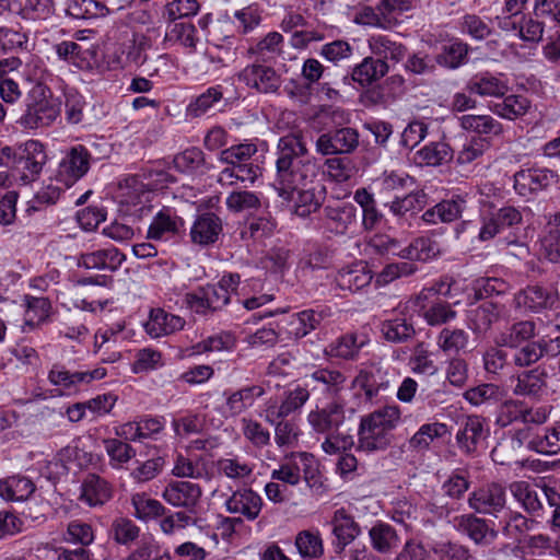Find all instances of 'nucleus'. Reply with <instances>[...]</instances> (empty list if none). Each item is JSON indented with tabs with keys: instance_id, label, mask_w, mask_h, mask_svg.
Instances as JSON below:
<instances>
[{
	"instance_id": "obj_1",
	"label": "nucleus",
	"mask_w": 560,
	"mask_h": 560,
	"mask_svg": "<svg viewBox=\"0 0 560 560\" xmlns=\"http://www.w3.org/2000/svg\"><path fill=\"white\" fill-rule=\"evenodd\" d=\"M273 187L284 200L293 199L295 189L314 184L319 173L315 158L301 133H291L279 139Z\"/></svg>"
},
{
	"instance_id": "obj_2",
	"label": "nucleus",
	"mask_w": 560,
	"mask_h": 560,
	"mask_svg": "<svg viewBox=\"0 0 560 560\" xmlns=\"http://www.w3.org/2000/svg\"><path fill=\"white\" fill-rule=\"evenodd\" d=\"M46 161L44 145L37 140L0 149V167L10 168L18 185L26 186L37 180Z\"/></svg>"
},
{
	"instance_id": "obj_3",
	"label": "nucleus",
	"mask_w": 560,
	"mask_h": 560,
	"mask_svg": "<svg viewBox=\"0 0 560 560\" xmlns=\"http://www.w3.org/2000/svg\"><path fill=\"white\" fill-rule=\"evenodd\" d=\"M317 474L318 467L314 455L307 452H293L283 458L279 468L271 471V480L295 487L303 478L310 487H314L317 483Z\"/></svg>"
},
{
	"instance_id": "obj_4",
	"label": "nucleus",
	"mask_w": 560,
	"mask_h": 560,
	"mask_svg": "<svg viewBox=\"0 0 560 560\" xmlns=\"http://www.w3.org/2000/svg\"><path fill=\"white\" fill-rule=\"evenodd\" d=\"M44 86L32 90L33 101L27 104L25 113L18 119V124L25 129H37L50 126L60 115V104L54 100Z\"/></svg>"
},
{
	"instance_id": "obj_5",
	"label": "nucleus",
	"mask_w": 560,
	"mask_h": 560,
	"mask_svg": "<svg viewBox=\"0 0 560 560\" xmlns=\"http://www.w3.org/2000/svg\"><path fill=\"white\" fill-rule=\"evenodd\" d=\"M107 371L97 366L90 371H71L62 364H54L48 372V381L56 386L61 394L73 395L94 381L106 376Z\"/></svg>"
},
{
	"instance_id": "obj_6",
	"label": "nucleus",
	"mask_w": 560,
	"mask_h": 560,
	"mask_svg": "<svg viewBox=\"0 0 560 560\" xmlns=\"http://www.w3.org/2000/svg\"><path fill=\"white\" fill-rule=\"evenodd\" d=\"M310 398L306 387H296L284 392L281 397H270L265 404L260 416L269 424L284 421L287 417L300 410Z\"/></svg>"
},
{
	"instance_id": "obj_7",
	"label": "nucleus",
	"mask_w": 560,
	"mask_h": 560,
	"mask_svg": "<svg viewBox=\"0 0 560 560\" xmlns=\"http://www.w3.org/2000/svg\"><path fill=\"white\" fill-rule=\"evenodd\" d=\"M91 154L81 144L71 148L60 160L56 180L66 187H71L90 170Z\"/></svg>"
},
{
	"instance_id": "obj_8",
	"label": "nucleus",
	"mask_w": 560,
	"mask_h": 560,
	"mask_svg": "<svg viewBox=\"0 0 560 560\" xmlns=\"http://www.w3.org/2000/svg\"><path fill=\"white\" fill-rule=\"evenodd\" d=\"M202 489L198 483L184 480L168 481L161 492L165 503L175 509L192 512L200 503Z\"/></svg>"
},
{
	"instance_id": "obj_9",
	"label": "nucleus",
	"mask_w": 560,
	"mask_h": 560,
	"mask_svg": "<svg viewBox=\"0 0 560 560\" xmlns=\"http://www.w3.org/2000/svg\"><path fill=\"white\" fill-rule=\"evenodd\" d=\"M355 221L352 205L326 206L319 218L318 230L327 235H345Z\"/></svg>"
},
{
	"instance_id": "obj_10",
	"label": "nucleus",
	"mask_w": 560,
	"mask_h": 560,
	"mask_svg": "<svg viewBox=\"0 0 560 560\" xmlns=\"http://www.w3.org/2000/svg\"><path fill=\"white\" fill-rule=\"evenodd\" d=\"M523 221L522 213L514 207H502L487 217H483L479 231V240L490 241L502 234L506 229H513Z\"/></svg>"
},
{
	"instance_id": "obj_11",
	"label": "nucleus",
	"mask_w": 560,
	"mask_h": 560,
	"mask_svg": "<svg viewBox=\"0 0 560 560\" xmlns=\"http://www.w3.org/2000/svg\"><path fill=\"white\" fill-rule=\"evenodd\" d=\"M407 307L418 312L430 326H441L454 320L457 316L452 305L442 299L418 301V298L407 302Z\"/></svg>"
},
{
	"instance_id": "obj_12",
	"label": "nucleus",
	"mask_w": 560,
	"mask_h": 560,
	"mask_svg": "<svg viewBox=\"0 0 560 560\" xmlns=\"http://www.w3.org/2000/svg\"><path fill=\"white\" fill-rule=\"evenodd\" d=\"M240 80L260 93H275L282 83L273 68L258 63L245 67L240 73Z\"/></svg>"
},
{
	"instance_id": "obj_13",
	"label": "nucleus",
	"mask_w": 560,
	"mask_h": 560,
	"mask_svg": "<svg viewBox=\"0 0 560 560\" xmlns=\"http://www.w3.org/2000/svg\"><path fill=\"white\" fill-rule=\"evenodd\" d=\"M468 504L477 513L495 515L505 505V489L499 483L483 486L470 493Z\"/></svg>"
},
{
	"instance_id": "obj_14",
	"label": "nucleus",
	"mask_w": 560,
	"mask_h": 560,
	"mask_svg": "<svg viewBox=\"0 0 560 560\" xmlns=\"http://www.w3.org/2000/svg\"><path fill=\"white\" fill-rule=\"evenodd\" d=\"M469 93L480 97H503L509 92V81L502 73L481 72L475 74L466 84Z\"/></svg>"
},
{
	"instance_id": "obj_15",
	"label": "nucleus",
	"mask_w": 560,
	"mask_h": 560,
	"mask_svg": "<svg viewBox=\"0 0 560 560\" xmlns=\"http://www.w3.org/2000/svg\"><path fill=\"white\" fill-rule=\"evenodd\" d=\"M557 180V175L547 168L521 170L514 175V188L521 196L542 190Z\"/></svg>"
},
{
	"instance_id": "obj_16",
	"label": "nucleus",
	"mask_w": 560,
	"mask_h": 560,
	"mask_svg": "<svg viewBox=\"0 0 560 560\" xmlns=\"http://www.w3.org/2000/svg\"><path fill=\"white\" fill-rule=\"evenodd\" d=\"M514 301L516 307L532 312L557 310L560 304L555 292L540 287H527L515 295Z\"/></svg>"
},
{
	"instance_id": "obj_17",
	"label": "nucleus",
	"mask_w": 560,
	"mask_h": 560,
	"mask_svg": "<svg viewBox=\"0 0 560 560\" xmlns=\"http://www.w3.org/2000/svg\"><path fill=\"white\" fill-rule=\"evenodd\" d=\"M343 420V407L338 402H330L324 408H316L307 415V423L312 430L322 434L336 431Z\"/></svg>"
},
{
	"instance_id": "obj_18",
	"label": "nucleus",
	"mask_w": 560,
	"mask_h": 560,
	"mask_svg": "<svg viewBox=\"0 0 560 560\" xmlns=\"http://www.w3.org/2000/svg\"><path fill=\"white\" fill-rule=\"evenodd\" d=\"M222 230L221 219L214 213L207 212L196 218L190 228L189 236L194 244L209 246L219 240Z\"/></svg>"
},
{
	"instance_id": "obj_19",
	"label": "nucleus",
	"mask_w": 560,
	"mask_h": 560,
	"mask_svg": "<svg viewBox=\"0 0 560 560\" xmlns=\"http://www.w3.org/2000/svg\"><path fill=\"white\" fill-rule=\"evenodd\" d=\"M453 523L455 528L465 533L477 545H490L498 536V532L486 520L472 514L456 516Z\"/></svg>"
},
{
	"instance_id": "obj_20",
	"label": "nucleus",
	"mask_w": 560,
	"mask_h": 560,
	"mask_svg": "<svg viewBox=\"0 0 560 560\" xmlns=\"http://www.w3.org/2000/svg\"><path fill=\"white\" fill-rule=\"evenodd\" d=\"M225 508L230 513L242 514L248 521H254L261 511L262 500L260 495L252 489L243 488L232 493L225 501Z\"/></svg>"
},
{
	"instance_id": "obj_21",
	"label": "nucleus",
	"mask_w": 560,
	"mask_h": 560,
	"mask_svg": "<svg viewBox=\"0 0 560 560\" xmlns=\"http://www.w3.org/2000/svg\"><path fill=\"white\" fill-rule=\"evenodd\" d=\"M488 435L486 420L479 416H468L460 422V428L456 434L459 446L466 452L476 451Z\"/></svg>"
},
{
	"instance_id": "obj_22",
	"label": "nucleus",
	"mask_w": 560,
	"mask_h": 560,
	"mask_svg": "<svg viewBox=\"0 0 560 560\" xmlns=\"http://www.w3.org/2000/svg\"><path fill=\"white\" fill-rule=\"evenodd\" d=\"M184 326L185 320L180 316L167 313L162 308H154L150 312L144 329L151 338H160L174 334L183 329Z\"/></svg>"
},
{
	"instance_id": "obj_23",
	"label": "nucleus",
	"mask_w": 560,
	"mask_h": 560,
	"mask_svg": "<svg viewBox=\"0 0 560 560\" xmlns=\"http://www.w3.org/2000/svg\"><path fill=\"white\" fill-rule=\"evenodd\" d=\"M547 372L539 368L522 372L513 378L515 381L513 394L516 396L541 397L547 393Z\"/></svg>"
},
{
	"instance_id": "obj_24",
	"label": "nucleus",
	"mask_w": 560,
	"mask_h": 560,
	"mask_svg": "<svg viewBox=\"0 0 560 560\" xmlns=\"http://www.w3.org/2000/svg\"><path fill=\"white\" fill-rule=\"evenodd\" d=\"M21 306L24 308L23 331L34 330L50 316L51 304L47 298L24 295Z\"/></svg>"
},
{
	"instance_id": "obj_25",
	"label": "nucleus",
	"mask_w": 560,
	"mask_h": 560,
	"mask_svg": "<svg viewBox=\"0 0 560 560\" xmlns=\"http://www.w3.org/2000/svg\"><path fill=\"white\" fill-rule=\"evenodd\" d=\"M124 261L125 255L113 246L81 254L79 258V265L88 269H107L112 271L117 270Z\"/></svg>"
},
{
	"instance_id": "obj_26",
	"label": "nucleus",
	"mask_w": 560,
	"mask_h": 560,
	"mask_svg": "<svg viewBox=\"0 0 560 560\" xmlns=\"http://www.w3.org/2000/svg\"><path fill=\"white\" fill-rule=\"evenodd\" d=\"M132 516L142 522L150 523L159 520L167 511L166 506L159 500L151 498L145 492H136L130 497Z\"/></svg>"
},
{
	"instance_id": "obj_27",
	"label": "nucleus",
	"mask_w": 560,
	"mask_h": 560,
	"mask_svg": "<svg viewBox=\"0 0 560 560\" xmlns=\"http://www.w3.org/2000/svg\"><path fill=\"white\" fill-rule=\"evenodd\" d=\"M331 526L332 534L337 539L336 548L338 551H342L361 532L358 523L345 509L335 511Z\"/></svg>"
},
{
	"instance_id": "obj_28",
	"label": "nucleus",
	"mask_w": 560,
	"mask_h": 560,
	"mask_svg": "<svg viewBox=\"0 0 560 560\" xmlns=\"http://www.w3.org/2000/svg\"><path fill=\"white\" fill-rule=\"evenodd\" d=\"M442 248L439 242L430 236H420L408 246L401 248L398 257L411 261H429L441 255Z\"/></svg>"
},
{
	"instance_id": "obj_29",
	"label": "nucleus",
	"mask_w": 560,
	"mask_h": 560,
	"mask_svg": "<svg viewBox=\"0 0 560 560\" xmlns=\"http://www.w3.org/2000/svg\"><path fill=\"white\" fill-rule=\"evenodd\" d=\"M459 126L468 132L478 135L477 138L489 140L503 133L502 124L490 115H463L459 118Z\"/></svg>"
},
{
	"instance_id": "obj_30",
	"label": "nucleus",
	"mask_w": 560,
	"mask_h": 560,
	"mask_svg": "<svg viewBox=\"0 0 560 560\" xmlns=\"http://www.w3.org/2000/svg\"><path fill=\"white\" fill-rule=\"evenodd\" d=\"M183 225V220L176 215L175 211L165 208L155 214L149 226L148 234L153 240H166L177 234Z\"/></svg>"
},
{
	"instance_id": "obj_31",
	"label": "nucleus",
	"mask_w": 560,
	"mask_h": 560,
	"mask_svg": "<svg viewBox=\"0 0 560 560\" xmlns=\"http://www.w3.org/2000/svg\"><path fill=\"white\" fill-rule=\"evenodd\" d=\"M112 498L108 482L96 475H89L81 485L80 500L89 506L103 505Z\"/></svg>"
},
{
	"instance_id": "obj_32",
	"label": "nucleus",
	"mask_w": 560,
	"mask_h": 560,
	"mask_svg": "<svg viewBox=\"0 0 560 560\" xmlns=\"http://www.w3.org/2000/svg\"><path fill=\"white\" fill-rule=\"evenodd\" d=\"M294 209L299 217H307L315 212L325 199V187L322 185L314 186L310 184L295 189Z\"/></svg>"
},
{
	"instance_id": "obj_33",
	"label": "nucleus",
	"mask_w": 560,
	"mask_h": 560,
	"mask_svg": "<svg viewBox=\"0 0 560 560\" xmlns=\"http://www.w3.org/2000/svg\"><path fill=\"white\" fill-rule=\"evenodd\" d=\"M265 394L260 385L243 387L226 395L225 408L229 416L235 417L250 408L255 400Z\"/></svg>"
},
{
	"instance_id": "obj_34",
	"label": "nucleus",
	"mask_w": 560,
	"mask_h": 560,
	"mask_svg": "<svg viewBox=\"0 0 560 560\" xmlns=\"http://www.w3.org/2000/svg\"><path fill=\"white\" fill-rule=\"evenodd\" d=\"M502 307L492 301H483L476 308L469 311V327L476 334L487 331L498 320Z\"/></svg>"
},
{
	"instance_id": "obj_35",
	"label": "nucleus",
	"mask_w": 560,
	"mask_h": 560,
	"mask_svg": "<svg viewBox=\"0 0 560 560\" xmlns=\"http://www.w3.org/2000/svg\"><path fill=\"white\" fill-rule=\"evenodd\" d=\"M371 546L382 555L390 553L400 542L397 532L387 523H376L369 530Z\"/></svg>"
},
{
	"instance_id": "obj_36",
	"label": "nucleus",
	"mask_w": 560,
	"mask_h": 560,
	"mask_svg": "<svg viewBox=\"0 0 560 560\" xmlns=\"http://www.w3.org/2000/svg\"><path fill=\"white\" fill-rule=\"evenodd\" d=\"M465 208V200L460 197L452 200H443L433 208L428 209L422 219L430 224L439 222H452L457 220Z\"/></svg>"
},
{
	"instance_id": "obj_37",
	"label": "nucleus",
	"mask_w": 560,
	"mask_h": 560,
	"mask_svg": "<svg viewBox=\"0 0 560 560\" xmlns=\"http://www.w3.org/2000/svg\"><path fill=\"white\" fill-rule=\"evenodd\" d=\"M506 392L503 387L494 383H482L467 389L464 398L472 406L494 405L503 400Z\"/></svg>"
},
{
	"instance_id": "obj_38",
	"label": "nucleus",
	"mask_w": 560,
	"mask_h": 560,
	"mask_svg": "<svg viewBox=\"0 0 560 560\" xmlns=\"http://www.w3.org/2000/svg\"><path fill=\"white\" fill-rule=\"evenodd\" d=\"M523 439L528 447L542 454L560 453V424L550 429H545L534 435L526 433Z\"/></svg>"
},
{
	"instance_id": "obj_39",
	"label": "nucleus",
	"mask_w": 560,
	"mask_h": 560,
	"mask_svg": "<svg viewBox=\"0 0 560 560\" xmlns=\"http://www.w3.org/2000/svg\"><path fill=\"white\" fill-rule=\"evenodd\" d=\"M284 46L283 36L278 32H269L256 44L249 46L247 54L257 59L269 61L282 55Z\"/></svg>"
},
{
	"instance_id": "obj_40",
	"label": "nucleus",
	"mask_w": 560,
	"mask_h": 560,
	"mask_svg": "<svg viewBox=\"0 0 560 560\" xmlns=\"http://www.w3.org/2000/svg\"><path fill=\"white\" fill-rule=\"evenodd\" d=\"M35 486L30 478L13 476L0 480V497L8 501H24L34 492Z\"/></svg>"
},
{
	"instance_id": "obj_41",
	"label": "nucleus",
	"mask_w": 560,
	"mask_h": 560,
	"mask_svg": "<svg viewBox=\"0 0 560 560\" xmlns=\"http://www.w3.org/2000/svg\"><path fill=\"white\" fill-rule=\"evenodd\" d=\"M388 72L386 61L382 59H373L366 57L352 71L353 81L362 86L370 85L372 82L380 80Z\"/></svg>"
},
{
	"instance_id": "obj_42",
	"label": "nucleus",
	"mask_w": 560,
	"mask_h": 560,
	"mask_svg": "<svg viewBox=\"0 0 560 560\" xmlns=\"http://www.w3.org/2000/svg\"><path fill=\"white\" fill-rule=\"evenodd\" d=\"M66 11L73 19L82 20L104 18L113 10L97 0H69Z\"/></svg>"
},
{
	"instance_id": "obj_43",
	"label": "nucleus",
	"mask_w": 560,
	"mask_h": 560,
	"mask_svg": "<svg viewBox=\"0 0 560 560\" xmlns=\"http://www.w3.org/2000/svg\"><path fill=\"white\" fill-rule=\"evenodd\" d=\"M415 159L419 164L438 166L450 162L453 151L444 141L431 142L418 150Z\"/></svg>"
},
{
	"instance_id": "obj_44",
	"label": "nucleus",
	"mask_w": 560,
	"mask_h": 560,
	"mask_svg": "<svg viewBox=\"0 0 560 560\" xmlns=\"http://www.w3.org/2000/svg\"><path fill=\"white\" fill-rule=\"evenodd\" d=\"M294 545L299 555L304 559H318L324 555L323 538L317 529H305L298 533Z\"/></svg>"
},
{
	"instance_id": "obj_45",
	"label": "nucleus",
	"mask_w": 560,
	"mask_h": 560,
	"mask_svg": "<svg viewBox=\"0 0 560 560\" xmlns=\"http://www.w3.org/2000/svg\"><path fill=\"white\" fill-rule=\"evenodd\" d=\"M469 334L462 328H443L438 337L436 345L445 353L457 354L466 350L469 345Z\"/></svg>"
},
{
	"instance_id": "obj_46",
	"label": "nucleus",
	"mask_w": 560,
	"mask_h": 560,
	"mask_svg": "<svg viewBox=\"0 0 560 560\" xmlns=\"http://www.w3.org/2000/svg\"><path fill=\"white\" fill-rule=\"evenodd\" d=\"M400 409L397 406H385L372 412L361 420L365 424H371L372 428L380 430L386 434L396 428L400 421Z\"/></svg>"
},
{
	"instance_id": "obj_47",
	"label": "nucleus",
	"mask_w": 560,
	"mask_h": 560,
	"mask_svg": "<svg viewBox=\"0 0 560 560\" xmlns=\"http://www.w3.org/2000/svg\"><path fill=\"white\" fill-rule=\"evenodd\" d=\"M400 409L397 406H385L372 412L361 420L365 424H371L372 428L380 430L386 434L396 428L400 421Z\"/></svg>"
},
{
	"instance_id": "obj_48",
	"label": "nucleus",
	"mask_w": 560,
	"mask_h": 560,
	"mask_svg": "<svg viewBox=\"0 0 560 560\" xmlns=\"http://www.w3.org/2000/svg\"><path fill=\"white\" fill-rule=\"evenodd\" d=\"M400 409L397 406H385L372 412L361 420L365 424H371L372 428L380 430L386 434L396 428L400 421Z\"/></svg>"
},
{
	"instance_id": "obj_49",
	"label": "nucleus",
	"mask_w": 560,
	"mask_h": 560,
	"mask_svg": "<svg viewBox=\"0 0 560 560\" xmlns=\"http://www.w3.org/2000/svg\"><path fill=\"white\" fill-rule=\"evenodd\" d=\"M372 280L371 272L364 266L357 265L338 271L336 281L342 290L358 291Z\"/></svg>"
},
{
	"instance_id": "obj_50",
	"label": "nucleus",
	"mask_w": 560,
	"mask_h": 560,
	"mask_svg": "<svg viewBox=\"0 0 560 560\" xmlns=\"http://www.w3.org/2000/svg\"><path fill=\"white\" fill-rule=\"evenodd\" d=\"M535 335V325L532 322L525 320L514 324L510 329L499 334L495 337V345L498 347L515 348L525 340H528Z\"/></svg>"
},
{
	"instance_id": "obj_51",
	"label": "nucleus",
	"mask_w": 560,
	"mask_h": 560,
	"mask_svg": "<svg viewBox=\"0 0 560 560\" xmlns=\"http://www.w3.org/2000/svg\"><path fill=\"white\" fill-rule=\"evenodd\" d=\"M368 44L372 54L384 61L386 59L398 61L405 55V48L386 35H373L368 39Z\"/></svg>"
},
{
	"instance_id": "obj_52",
	"label": "nucleus",
	"mask_w": 560,
	"mask_h": 560,
	"mask_svg": "<svg viewBox=\"0 0 560 560\" xmlns=\"http://www.w3.org/2000/svg\"><path fill=\"white\" fill-rule=\"evenodd\" d=\"M503 97V101L494 104L491 110L504 119L513 120L524 116L530 107V102L525 96L509 95Z\"/></svg>"
},
{
	"instance_id": "obj_53",
	"label": "nucleus",
	"mask_w": 560,
	"mask_h": 560,
	"mask_svg": "<svg viewBox=\"0 0 560 560\" xmlns=\"http://www.w3.org/2000/svg\"><path fill=\"white\" fill-rule=\"evenodd\" d=\"M450 434L447 425L441 422L422 424L409 440V446L413 450H425L434 439Z\"/></svg>"
},
{
	"instance_id": "obj_54",
	"label": "nucleus",
	"mask_w": 560,
	"mask_h": 560,
	"mask_svg": "<svg viewBox=\"0 0 560 560\" xmlns=\"http://www.w3.org/2000/svg\"><path fill=\"white\" fill-rule=\"evenodd\" d=\"M165 365L161 351L147 347L139 349L135 353V360L131 364V371L135 374L149 373L159 370Z\"/></svg>"
},
{
	"instance_id": "obj_55",
	"label": "nucleus",
	"mask_w": 560,
	"mask_h": 560,
	"mask_svg": "<svg viewBox=\"0 0 560 560\" xmlns=\"http://www.w3.org/2000/svg\"><path fill=\"white\" fill-rule=\"evenodd\" d=\"M490 147L491 141L488 138H471L466 141L458 151L456 162L462 166L477 163Z\"/></svg>"
},
{
	"instance_id": "obj_56",
	"label": "nucleus",
	"mask_w": 560,
	"mask_h": 560,
	"mask_svg": "<svg viewBox=\"0 0 560 560\" xmlns=\"http://www.w3.org/2000/svg\"><path fill=\"white\" fill-rule=\"evenodd\" d=\"M366 341L364 335L348 334L329 346V353L342 359H353Z\"/></svg>"
},
{
	"instance_id": "obj_57",
	"label": "nucleus",
	"mask_w": 560,
	"mask_h": 560,
	"mask_svg": "<svg viewBox=\"0 0 560 560\" xmlns=\"http://www.w3.org/2000/svg\"><path fill=\"white\" fill-rule=\"evenodd\" d=\"M324 165L327 176L337 183H346L357 173L354 162L346 156L329 158Z\"/></svg>"
},
{
	"instance_id": "obj_58",
	"label": "nucleus",
	"mask_w": 560,
	"mask_h": 560,
	"mask_svg": "<svg viewBox=\"0 0 560 560\" xmlns=\"http://www.w3.org/2000/svg\"><path fill=\"white\" fill-rule=\"evenodd\" d=\"M322 319V315L313 310L303 311L290 317L288 324V332L295 338L306 336L311 330L315 329Z\"/></svg>"
},
{
	"instance_id": "obj_59",
	"label": "nucleus",
	"mask_w": 560,
	"mask_h": 560,
	"mask_svg": "<svg viewBox=\"0 0 560 560\" xmlns=\"http://www.w3.org/2000/svg\"><path fill=\"white\" fill-rule=\"evenodd\" d=\"M511 494L528 512H536L541 508L537 490L526 481H514L509 487Z\"/></svg>"
},
{
	"instance_id": "obj_60",
	"label": "nucleus",
	"mask_w": 560,
	"mask_h": 560,
	"mask_svg": "<svg viewBox=\"0 0 560 560\" xmlns=\"http://www.w3.org/2000/svg\"><path fill=\"white\" fill-rule=\"evenodd\" d=\"M205 163L203 153L197 148L187 149L173 160L176 171L186 175H196L201 172Z\"/></svg>"
},
{
	"instance_id": "obj_61",
	"label": "nucleus",
	"mask_w": 560,
	"mask_h": 560,
	"mask_svg": "<svg viewBox=\"0 0 560 560\" xmlns=\"http://www.w3.org/2000/svg\"><path fill=\"white\" fill-rule=\"evenodd\" d=\"M105 451L109 457L110 466L119 469L136 456V450L128 443L118 439L104 440Z\"/></svg>"
},
{
	"instance_id": "obj_62",
	"label": "nucleus",
	"mask_w": 560,
	"mask_h": 560,
	"mask_svg": "<svg viewBox=\"0 0 560 560\" xmlns=\"http://www.w3.org/2000/svg\"><path fill=\"white\" fill-rule=\"evenodd\" d=\"M390 443L389 434L361 422L359 429V446L360 448L373 452L386 448Z\"/></svg>"
},
{
	"instance_id": "obj_63",
	"label": "nucleus",
	"mask_w": 560,
	"mask_h": 560,
	"mask_svg": "<svg viewBox=\"0 0 560 560\" xmlns=\"http://www.w3.org/2000/svg\"><path fill=\"white\" fill-rule=\"evenodd\" d=\"M225 205L235 213L256 210L261 206V197L254 191L235 190L226 197Z\"/></svg>"
},
{
	"instance_id": "obj_64",
	"label": "nucleus",
	"mask_w": 560,
	"mask_h": 560,
	"mask_svg": "<svg viewBox=\"0 0 560 560\" xmlns=\"http://www.w3.org/2000/svg\"><path fill=\"white\" fill-rule=\"evenodd\" d=\"M468 47L462 42H451L443 46L442 51L436 57V62L450 69H456L462 66L467 57Z\"/></svg>"
}]
</instances>
